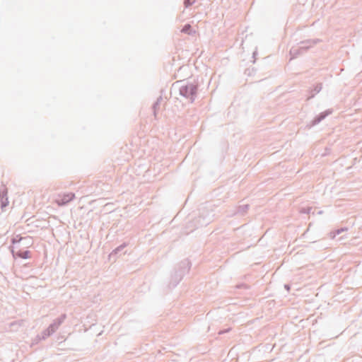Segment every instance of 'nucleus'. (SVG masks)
<instances>
[{"instance_id":"f257e3e1","label":"nucleus","mask_w":362,"mask_h":362,"mask_svg":"<svg viewBox=\"0 0 362 362\" xmlns=\"http://www.w3.org/2000/svg\"><path fill=\"white\" fill-rule=\"evenodd\" d=\"M74 197V194L73 193L64 194L60 195L56 202L59 205H63L71 202Z\"/></svg>"},{"instance_id":"f03ea898","label":"nucleus","mask_w":362,"mask_h":362,"mask_svg":"<svg viewBox=\"0 0 362 362\" xmlns=\"http://www.w3.org/2000/svg\"><path fill=\"white\" fill-rule=\"evenodd\" d=\"M0 200L2 208L6 207L8 204L7 190L5 189L0 192Z\"/></svg>"},{"instance_id":"7ed1b4c3","label":"nucleus","mask_w":362,"mask_h":362,"mask_svg":"<svg viewBox=\"0 0 362 362\" xmlns=\"http://www.w3.org/2000/svg\"><path fill=\"white\" fill-rule=\"evenodd\" d=\"M16 255L23 259H28L30 257V253L28 250L23 251V252H18L16 253Z\"/></svg>"}]
</instances>
